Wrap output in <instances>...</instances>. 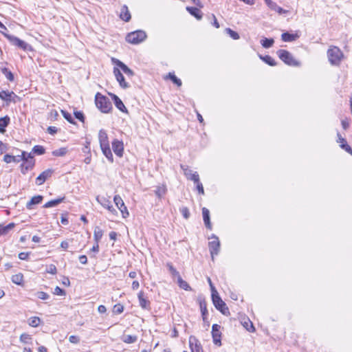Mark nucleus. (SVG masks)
Wrapping results in <instances>:
<instances>
[{
  "label": "nucleus",
  "mask_w": 352,
  "mask_h": 352,
  "mask_svg": "<svg viewBox=\"0 0 352 352\" xmlns=\"http://www.w3.org/2000/svg\"><path fill=\"white\" fill-rule=\"evenodd\" d=\"M35 165L34 160H28L26 162H23L21 166L20 169L23 175H25L29 170H32Z\"/></svg>",
  "instance_id": "nucleus-15"
},
{
  "label": "nucleus",
  "mask_w": 352,
  "mask_h": 352,
  "mask_svg": "<svg viewBox=\"0 0 352 352\" xmlns=\"http://www.w3.org/2000/svg\"><path fill=\"white\" fill-rule=\"evenodd\" d=\"M243 326L246 328V329L250 332H253L254 331V327L252 322H250V324L249 325L248 322H245Z\"/></svg>",
  "instance_id": "nucleus-62"
},
{
  "label": "nucleus",
  "mask_w": 352,
  "mask_h": 352,
  "mask_svg": "<svg viewBox=\"0 0 352 352\" xmlns=\"http://www.w3.org/2000/svg\"><path fill=\"white\" fill-rule=\"evenodd\" d=\"M95 102L96 107L102 113H107L112 109V104L109 99L100 93L96 94L95 97Z\"/></svg>",
  "instance_id": "nucleus-1"
},
{
  "label": "nucleus",
  "mask_w": 352,
  "mask_h": 352,
  "mask_svg": "<svg viewBox=\"0 0 352 352\" xmlns=\"http://www.w3.org/2000/svg\"><path fill=\"white\" fill-rule=\"evenodd\" d=\"M203 219L206 227L210 230L212 229V225L210 219V212L206 208H202Z\"/></svg>",
  "instance_id": "nucleus-24"
},
{
  "label": "nucleus",
  "mask_w": 352,
  "mask_h": 352,
  "mask_svg": "<svg viewBox=\"0 0 352 352\" xmlns=\"http://www.w3.org/2000/svg\"><path fill=\"white\" fill-rule=\"evenodd\" d=\"M337 135H338V142H339L340 144V146L342 149L346 151L347 153H349L351 155H352V148L347 144L346 140L344 138H343L339 133H338Z\"/></svg>",
  "instance_id": "nucleus-22"
},
{
  "label": "nucleus",
  "mask_w": 352,
  "mask_h": 352,
  "mask_svg": "<svg viewBox=\"0 0 352 352\" xmlns=\"http://www.w3.org/2000/svg\"><path fill=\"white\" fill-rule=\"evenodd\" d=\"M212 300L217 309L224 315L229 314V309L226 304L221 300L217 292H215L214 294H212Z\"/></svg>",
  "instance_id": "nucleus-6"
},
{
  "label": "nucleus",
  "mask_w": 352,
  "mask_h": 352,
  "mask_svg": "<svg viewBox=\"0 0 352 352\" xmlns=\"http://www.w3.org/2000/svg\"><path fill=\"white\" fill-rule=\"evenodd\" d=\"M61 113L63 115V116L70 123L72 124H74V119L72 116V115L68 113L67 111H65V110H61Z\"/></svg>",
  "instance_id": "nucleus-51"
},
{
  "label": "nucleus",
  "mask_w": 352,
  "mask_h": 352,
  "mask_svg": "<svg viewBox=\"0 0 352 352\" xmlns=\"http://www.w3.org/2000/svg\"><path fill=\"white\" fill-rule=\"evenodd\" d=\"M220 325L214 324L212 327V336L213 338V342L219 346L221 345V333L220 331Z\"/></svg>",
  "instance_id": "nucleus-10"
},
{
  "label": "nucleus",
  "mask_w": 352,
  "mask_h": 352,
  "mask_svg": "<svg viewBox=\"0 0 352 352\" xmlns=\"http://www.w3.org/2000/svg\"><path fill=\"white\" fill-rule=\"evenodd\" d=\"M12 281L18 285H21L23 283V275L22 273L14 274L11 278Z\"/></svg>",
  "instance_id": "nucleus-38"
},
{
  "label": "nucleus",
  "mask_w": 352,
  "mask_h": 352,
  "mask_svg": "<svg viewBox=\"0 0 352 352\" xmlns=\"http://www.w3.org/2000/svg\"><path fill=\"white\" fill-rule=\"evenodd\" d=\"M102 236H103L102 230L99 226L95 227L94 232V239L96 243H99V241L102 239Z\"/></svg>",
  "instance_id": "nucleus-31"
},
{
  "label": "nucleus",
  "mask_w": 352,
  "mask_h": 352,
  "mask_svg": "<svg viewBox=\"0 0 352 352\" xmlns=\"http://www.w3.org/2000/svg\"><path fill=\"white\" fill-rule=\"evenodd\" d=\"M267 6L272 10L278 12V14H285L287 12V10L283 9L281 7L278 6L276 3L272 1V0H264Z\"/></svg>",
  "instance_id": "nucleus-20"
},
{
  "label": "nucleus",
  "mask_w": 352,
  "mask_h": 352,
  "mask_svg": "<svg viewBox=\"0 0 352 352\" xmlns=\"http://www.w3.org/2000/svg\"><path fill=\"white\" fill-rule=\"evenodd\" d=\"M29 254V252H21L19 254V258L21 260H28Z\"/></svg>",
  "instance_id": "nucleus-61"
},
{
  "label": "nucleus",
  "mask_w": 352,
  "mask_h": 352,
  "mask_svg": "<svg viewBox=\"0 0 352 352\" xmlns=\"http://www.w3.org/2000/svg\"><path fill=\"white\" fill-rule=\"evenodd\" d=\"M47 272L50 273V274H56L57 270H56V266L54 265H52V264L49 265L47 269Z\"/></svg>",
  "instance_id": "nucleus-58"
},
{
  "label": "nucleus",
  "mask_w": 352,
  "mask_h": 352,
  "mask_svg": "<svg viewBox=\"0 0 352 352\" xmlns=\"http://www.w3.org/2000/svg\"><path fill=\"white\" fill-rule=\"evenodd\" d=\"M113 201L116 207L119 209L122 213L123 218H126L129 216V212L126 206H125L122 197L119 195H116L113 197Z\"/></svg>",
  "instance_id": "nucleus-9"
},
{
  "label": "nucleus",
  "mask_w": 352,
  "mask_h": 352,
  "mask_svg": "<svg viewBox=\"0 0 352 352\" xmlns=\"http://www.w3.org/2000/svg\"><path fill=\"white\" fill-rule=\"evenodd\" d=\"M54 170L52 169H47L42 172L36 179V184L38 186L42 185L47 179L52 177Z\"/></svg>",
  "instance_id": "nucleus-12"
},
{
  "label": "nucleus",
  "mask_w": 352,
  "mask_h": 352,
  "mask_svg": "<svg viewBox=\"0 0 352 352\" xmlns=\"http://www.w3.org/2000/svg\"><path fill=\"white\" fill-rule=\"evenodd\" d=\"M180 212L182 213V216L186 219H188L190 217V212L187 207H182L179 209Z\"/></svg>",
  "instance_id": "nucleus-52"
},
{
  "label": "nucleus",
  "mask_w": 352,
  "mask_h": 352,
  "mask_svg": "<svg viewBox=\"0 0 352 352\" xmlns=\"http://www.w3.org/2000/svg\"><path fill=\"white\" fill-rule=\"evenodd\" d=\"M189 345L192 352H202V347L199 342L195 337L190 336L189 338Z\"/></svg>",
  "instance_id": "nucleus-17"
},
{
  "label": "nucleus",
  "mask_w": 352,
  "mask_h": 352,
  "mask_svg": "<svg viewBox=\"0 0 352 352\" xmlns=\"http://www.w3.org/2000/svg\"><path fill=\"white\" fill-rule=\"evenodd\" d=\"M2 33L3 34L5 37L8 38V40L10 41V43L12 45L16 46L17 47L22 49L24 51H28V50H32V47L29 44H28L24 41L21 40L19 38H18L14 35L6 34L3 32H2Z\"/></svg>",
  "instance_id": "nucleus-5"
},
{
  "label": "nucleus",
  "mask_w": 352,
  "mask_h": 352,
  "mask_svg": "<svg viewBox=\"0 0 352 352\" xmlns=\"http://www.w3.org/2000/svg\"><path fill=\"white\" fill-rule=\"evenodd\" d=\"M16 97L17 96L13 91L5 90H2L0 91V98L3 100L6 101L7 102L14 101V98Z\"/></svg>",
  "instance_id": "nucleus-18"
},
{
  "label": "nucleus",
  "mask_w": 352,
  "mask_h": 352,
  "mask_svg": "<svg viewBox=\"0 0 352 352\" xmlns=\"http://www.w3.org/2000/svg\"><path fill=\"white\" fill-rule=\"evenodd\" d=\"M140 306L144 309H151V302L150 301L144 296V292L140 291L138 295Z\"/></svg>",
  "instance_id": "nucleus-16"
},
{
  "label": "nucleus",
  "mask_w": 352,
  "mask_h": 352,
  "mask_svg": "<svg viewBox=\"0 0 352 352\" xmlns=\"http://www.w3.org/2000/svg\"><path fill=\"white\" fill-rule=\"evenodd\" d=\"M186 10L197 19L200 20L202 18V12L199 8L195 7H186Z\"/></svg>",
  "instance_id": "nucleus-27"
},
{
  "label": "nucleus",
  "mask_w": 352,
  "mask_h": 352,
  "mask_svg": "<svg viewBox=\"0 0 352 352\" xmlns=\"http://www.w3.org/2000/svg\"><path fill=\"white\" fill-rule=\"evenodd\" d=\"M102 153L111 162H113V157L109 145L100 146Z\"/></svg>",
  "instance_id": "nucleus-29"
},
{
  "label": "nucleus",
  "mask_w": 352,
  "mask_h": 352,
  "mask_svg": "<svg viewBox=\"0 0 352 352\" xmlns=\"http://www.w3.org/2000/svg\"><path fill=\"white\" fill-rule=\"evenodd\" d=\"M21 161L26 162V160H34V156L32 153H27L26 151H22L21 152Z\"/></svg>",
  "instance_id": "nucleus-46"
},
{
  "label": "nucleus",
  "mask_w": 352,
  "mask_h": 352,
  "mask_svg": "<svg viewBox=\"0 0 352 352\" xmlns=\"http://www.w3.org/2000/svg\"><path fill=\"white\" fill-rule=\"evenodd\" d=\"M192 181L196 184L197 190L199 194L204 195V190L202 184L200 182L199 175H194L192 176Z\"/></svg>",
  "instance_id": "nucleus-30"
},
{
  "label": "nucleus",
  "mask_w": 352,
  "mask_h": 352,
  "mask_svg": "<svg viewBox=\"0 0 352 352\" xmlns=\"http://www.w3.org/2000/svg\"><path fill=\"white\" fill-rule=\"evenodd\" d=\"M54 294L57 296H64L65 295V291L58 286H56L54 289Z\"/></svg>",
  "instance_id": "nucleus-56"
},
{
  "label": "nucleus",
  "mask_w": 352,
  "mask_h": 352,
  "mask_svg": "<svg viewBox=\"0 0 352 352\" xmlns=\"http://www.w3.org/2000/svg\"><path fill=\"white\" fill-rule=\"evenodd\" d=\"M96 201L105 209H107L110 214L113 216L118 215V212L113 206L109 197L97 196Z\"/></svg>",
  "instance_id": "nucleus-7"
},
{
  "label": "nucleus",
  "mask_w": 352,
  "mask_h": 352,
  "mask_svg": "<svg viewBox=\"0 0 352 352\" xmlns=\"http://www.w3.org/2000/svg\"><path fill=\"white\" fill-rule=\"evenodd\" d=\"M36 295L41 300H47L50 298L49 294L44 292H38Z\"/></svg>",
  "instance_id": "nucleus-53"
},
{
  "label": "nucleus",
  "mask_w": 352,
  "mask_h": 352,
  "mask_svg": "<svg viewBox=\"0 0 352 352\" xmlns=\"http://www.w3.org/2000/svg\"><path fill=\"white\" fill-rule=\"evenodd\" d=\"M111 96L114 102L115 106L122 112H127V109L124 106V103L122 102V101L120 100V98L115 94H111Z\"/></svg>",
  "instance_id": "nucleus-23"
},
{
  "label": "nucleus",
  "mask_w": 352,
  "mask_h": 352,
  "mask_svg": "<svg viewBox=\"0 0 352 352\" xmlns=\"http://www.w3.org/2000/svg\"><path fill=\"white\" fill-rule=\"evenodd\" d=\"M274 43V40L273 38H264L261 41V44L264 48L271 47Z\"/></svg>",
  "instance_id": "nucleus-41"
},
{
  "label": "nucleus",
  "mask_w": 352,
  "mask_h": 352,
  "mask_svg": "<svg viewBox=\"0 0 352 352\" xmlns=\"http://www.w3.org/2000/svg\"><path fill=\"white\" fill-rule=\"evenodd\" d=\"M79 261L83 264L85 265L87 263V258L85 255H81L79 256Z\"/></svg>",
  "instance_id": "nucleus-63"
},
{
  "label": "nucleus",
  "mask_w": 352,
  "mask_h": 352,
  "mask_svg": "<svg viewBox=\"0 0 352 352\" xmlns=\"http://www.w3.org/2000/svg\"><path fill=\"white\" fill-rule=\"evenodd\" d=\"M177 278V283L179 285V286L186 290V291H189L191 289L190 287L189 286V285L187 283L186 281L184 280L181 276H179V277Z\"/></svg>",
  "instance_id": "nucleus-40"
},
{
  "label": "nucleus",
  "mask_w": 352,
  "mask_h": 352,
  "mask_svg": "<svg viewBox=\"0 0 352 352\" xmlns=\"http://www.w3.org/2000/svg\"><path fill=\"white\" fill-rule=\"evenodd\" d=\"M10 123V118L8 116H5L3 118H0V133H3L6 131V127Z\"/></svg>",
  "instance_id": "nucleus-35"
},
{
  "label": "nucleus",
  "mask_w": 352,
  "mask_h": 352,
  "mask_svg": "<svg viewBox=\"0 0 352 352\" xmlns=\"http://www.w3.org/2000/svg\"><path fill=\"white\" fill-rule=\"evenodd\" d=\"M113 74L116 76L117 81L118 82L120 86L123 89H127L130 87L129 84L125 81L124 77L121 73L120 70L118 68H113Z\"/></svg>",
  "instance_id": "nucleus-11"
},
{
  "label": "nucleus",
  "mask_w": 352,
  "mask_h": 352,
  "mask_svg": "<svg viewBox=\"0 0 352 352\" xmlns=\"http://www.w3.org/2000/svg\"><path fill=\"white\" fill-rule=\"evenodd\" d=\"M111 62L118 66L126 76H133L134 75V72L121 60L116 58H112Z\"/></svg>",
  "instance_id": "nucleus-13"
},
{
  "label": "nucleus",
  "mask_w": 352,
  "mask_h": 352,
  "mask_svg": "<svg viewBox=\"0 0 352 352\" xmlns=\"http://www.w3.org/2000/svg\"><path fill=\"white\" fill-rule=\"evenodd\" d=\"M3 161L8 164L11 162L19 163L21 161V157L19 155L14 156L9 154H6L3 157Z\"/></svg>",
  "instance_id": "nucleus-28"
},
{
  "label": "nucleus",
  "mask_w": 352,
  "mask_h": 352,
  "mask_svg": "<svg viewBox=\"0 0 352 352\" xmlns=\"http://www.w3.org/2000/svg\"><path fill=\"white\" fill-rule=\"evenodd\" d=\"M211 239H212L211 241L208 243L209 250L212 256V259H214V256L215 255H217L219 252L220 249V242L218 239V237L212 234L211 236Z\"/></svg>",
  "instance_id": "nucleus-8"
},
{
  "label": "nucleus",
  "mask_w": 352,
  "mask_h": 352,
  "mask_svg": "<svg viewBox=\"0 0 352 352\" xmlns=\"http://www.w3.org/2000/svg\"><path fill=\"white\" fill-rule=\"evenodd\" d=\"M123 311H124V307L120 304L116 305L113 307V312L115 314H120L122 313Z\"/></svg>",
  "instance_id": "nucleus-55"
},
{
  "label": "nucleus",
  "mask_w": 352,
  "mask_h": 352,
  "mask_svg": "<svg viewBox=\"0 0 352 352\" xmlns=\"http://www.w3.org/2000/svg\"><path fill=\"white\" fill-rule=\"evenodd\" d=\"M120 17L122 20L126 22L129 21L131 19V16L128 9V7L126 5L122 6Z\"/></svg>",
  "instance_id": "nucleus-25"
},
{
  "label": "nucleus",
  "mask_w": 352,
  "mask_h": 352,
  "mask_svg": "<svg viewBox=\"0 0 352 352\" xmlns=\"http://www.w3.org/2000/svg\"><path fill=\"white\" fill-rule=\"evenodd\" d=\"M167 267H168V270L173 276L177 278L180 276L179 273L177 271V270L173 266L171 263H167Z\"/></svg>",
  "instance_id": "nucleus-50"
},
{
  "label": "nucleus",
  "mask_w": 352,
  "mask_h": 352,
  "mask_svg": "<svg viewBox=\"0 0 352 352\" xmlns=\"http://www.w3.org/2000/svg\"><path fill=\"white\" fill-rule=\"evenodd\" d=\"M1 71L2 74L6 76V78L8 80H10L11 82L14 81V74L8 68L3 67L1 69Z\"/></svg>",
  "instance_id": "nucleus-39"
},
{
  "label": "nucleus",
  "mask_w": 352,
  "mask_h": 352,
  "mask_svg": "<svg viewBox=\"0 0 352 352\" xmlns=\"http://www.w3.org/2000/svg\"><path fill=\"white\" fill-rule=\"evenodd\" d=\"M98 311L100 314H104L107 311V308L104 305H99L98 307Z\"/></svg>",
  "instance_id": "nucleus-64"
},
{
  "label": "nucleus",
  "mask_w": 352,
  "mask_h": 352,
  "mask_svg": "<svg viewBox=\"0 0 352 352\" xmlns=\"http://www.w3.org/2000/svg\"><path fill=\"white\" fill-rule=\"evenodd\" d=\"M47 131L51 134V135H54L57 133L58 131V129L56 126H49L47 129Z\"/></svg>",
  "instance_id": "nucleus-60"
},
{
  "label": "nucleus",
  "mask_w": 352,
  "mask_h": 352,
  "mask_svg": "<svg viewBox=\"0 0 352 352\" xmlns=\"http://www.w3.org/2000/svg\"><path fill=\"white\" fill-rule=\"evenodd\" d=\"M43 196L41 195H36L33 197L27 203L26 208L28 210L32 209V206L40 204L43 200Z\"/></svg>",
  "instance_id": "nucleus-26"
},
{
  "label": "nucleus",
  "mask_w": 352,
  "mask_h": 352,
  "mask_svg": "<svg viewBox=\"0 0 352 352\" xmlns=\"http://www.w3.org/2000/svg\"><path fill=\"white\" fill-rule=\"evenodd\" d=\"M259 58L263 60L266 64L270 66H275L276 65V62L275 60L269 55L262 56L259 55Z\"/></svg>",
  "instance_id": "nucleus-36"
},
{
  "label": "nucleus",
  "mask_w": 352,
  "mask_h": 352,
  "mask_svg": "<svg viewBox=\"0 0 352 352\" xmlns=\"http://www.w3.org/2000/svg\"><path fill=\"white\" fill-rule=\"evenodd\" d=\"M138 337L136 336L126 335L122 338V340L127 344L134 343L137 341Z\"/></svg>",
  "instance_id": "nucleus-42"
},
{
  "label": "nucleus",
  "mask_w": 352,
  "mask_h": 352,
  "mask_svg": "<svg viewBox=\"0 0 352 352\" xmlns=\"http://www.w3.org/2000/svg\"><path fill=\"white\" fill-rule=\"evenodd\" d=\"M41 319L38 317H31L28 320V324L32 327H36L40 324Z\"/></svg>",
  "instance_id": "nucleus-44"
},
{
  "label": "nucleus",
  "mask_w": 352,
  "mask_h": 352,
  "mask_svg": "<svg viewBox=\"0 0 352 352\" xmlns=\"http://www.w3.org/2000/svg\"><path fill=\"white\" fill-rule=\"evenodd\" d=\"M67 153V148L62 147L58 149L53 151L52 155L54 156H56V157H62V156L65 155Z\"/></svg>",
  "instance_id": "nucleus-43"
},
{
  "label": "nucleus",
  "mask_w": 352,
  "mask_h": 352,
  "mask_svg": "<svg viewBox=\"0 0 352 352\" xmlns=\"http://www.w3.org/2000/svg\"><path fill=\"white\" fill-rule=\"evenodd\" d=\"M74 116L76 119L79 120L82 122H84L85 121V116L82 112L81 111H75L74 112Z\"/></svg>",
  "instance_id": "nucleus-57"
},
{
  "label": "nucleus",
  "mask_w": 352,
  "mask_h": 352,
  "mask_svg": "<svg viewBox=\"0 0 352 352\" xmlns=\"http://www.w3.org/2000/svg\"><path fill=\"white\" fill-rule=\"evenodd\" d=\"M226 32L234 40H237L240 38L239 34L236 32L232 30V29H230L229 28L226 29Z\"/></svg>",
  "instance_id": "nucleus-48"
},
{
  "label": "nucleus",
  "mask_w": 352,
  "mask_h": 352,
  "mask_svg": "<svg viewBox=\"0 0 352 352\" xmlns=\"http://www.w3.org/2000/svg\"><path fill=\"white\" fill-rule=\"evenodd\" d=\"M181 168L183 170L184 175L189 180L192 181V176L194 175H198L197 172L192 173V171L190 169H189L188 166H187L181 165Z\"/></svg>",
  "instance_id": "nucleus-34"
},
{
  "label": "nucleus",
  "mask_w": 352,
  "mask_h": 352,
  "mask_svg": "<svg viewBox=\"0 0 352 352\" xmlns=\"http://www.w3.org/2000/svg\"><path fill=\"white\" fill-rule=\"evenodd\" d=\"M98 140L100 146L109 145V138L107 131L104 129H100L98 133Z\"/></svg>",
  "instance_id": "nucleus-19"
},
{
  "label": "nucleus",
  "mask_w": 352,
  "mask_h": 352,
  "mask_svg": "<svg viewBox=\"0 0 352 352\" xmlns=\"http://www.w3.org/2000/svg\"><path fill=\"white\" fill-rule=\"evenodd\" d=\"M300 37V35L296 32V33L291 34L289 32H284L281 34V39L284 42H292L297 40Z\"/></svg>",
  "instance_id": "nucleus-21"
},
{
  "label": "nucleus",
  "mask_w": 352,
  "mask_h": 352,
  "mask_svg": "<svg viewBox=\"0 0 352 352\" xmlns=\"http://www.w3.org/2000/svg\"><path fill=\"white\" fill-rule=\"evenodd\" d=\"M277 55L279 58L285 64L290 66H299L300 63L295 60L290 52L285 50H279L277 51Z\"/></svg>",
  "instance_id": "nucleus-4"
},
{
  "label": "nucleus",
  "mask_w": 352,
  "mask_h": 352,
  "mask_svg": "<svg viewBox=\"0 0 352 352\" xmlns=\"http://www.w3.org/2000/svg\"><path fill=\"white\" fill-rule=\"evenodd\" d=\"M112 148L115 154L118 157H122L124 151V144L122 141L114 140L112 142Z\"/></svg>",
  "instance_id": "nucleus-14"
},
{
  "label": "nucleus",
  "mask_w": 352,
  "mask_h": 352,
  "mask_svg": "<svg viewBox=\"0 0 352 352\" xmlns=\"http://www.w3.org/2000/svg\"><path fill=\"white\" fill-rule=\"evenodd\" d=\"M14 226V223H10L7 226L0 225V236L6 235Z\"/></svg>",
  "instance_id": "nucleus-32"
},
{
  "label": "nucleus",
  "mask_w": 352,
  "mask_h": 352,
  "mask_svg": "<svg viewBox=\"0 0 352 352\" xmlns=\"http://www.w3.org/2000/svg\"><path fill=\"white\" fill-rule=\"evenodd\" d=\"M31 340V336L25 333H22L20 336V341L25 344L29 343Z\"/></svg>",
  "instance_id": "nucleus-49"
},
{
  "label": "nucleus",
  "mask_w": 352,
  "mask_h": 352,
  "mask_svg": "<svg viewBox=\"0 0 352 352\" xmlns=\"http://www.w3.org/2000/svg\"><path fill=\"white\" fill-rule=\"evenodd\" d=\"M69 340L70 342L72 343H74V344H77L80 341V339L78 336H70L69 338Z\"/></svg>",
  "instance_id": "nucleus-59"
},
{
  "label": "nucleus",
  "mask_w": 352,
  "mask_h": 352,
  "mask_svg": "<svg viewBox=\"0 0 352 352\" xmlns=\"http://www.w3.org/2000/svg\"><path fill=\"white\" fill-rule=\"evenodd\" d=\"M328 60L332 65H339L344 57L340 49L336 46L331 47L327 51Z\"/></svg>",
  "instance_id": "nucleus-2"
},
{
  "label": "nucleus",
  "mask_w": 352,
  "mask_h": 352,
  "mask_svg": "<svg viewBox=\"0 0 352 352\" xmlns=\"http://www.w3.org/2000/svg\"><path fill=\"white\" fill-rule=\"evenodd\" d=\"M146 38V34L143 30H136L129 33L126 36V41L132 44H139Z\"/></svg>",
  "instance_id": "nucleus-3"
},
{
  "label": "nucleus",
  "mask_w": 352,
  "mask_h": 352,
  "mask_svg": "<svg viewBox=\"0 0 352 352\" xmlns=\"http://www.w3.org/2000/svg\"><path fill=\"white\" fill-rule=\"evenodd\" d=\"M200 309H201V311L203 318H204L206 314H208L206 302H204V301L200 302Z\"/></svg>",
  "instance_id": "nucleus-54"
},
{
  "label": "nucleus",
  "mask_w": 352,
  "mask_h": 352,
  "mask_svg": "<svg viewBox=\"0 0 352 352\" xmlns=\"http://www.w3.org/2000/svg\"><path fill=\"white\" fill-rule=\"evenodd\" d=\"M168 77L178 87L182 86V80L179 79L173 73H169Z\"/></svg>",
  "instance_id": "nucleus-47"
},
{
  "label": "nucleus",
  "mask_w": 352,
  "mask_h": 352,
  "mask_svg": "<svg viewBox=\"0 0 352 352\" xmlns=\"http://www.w3.org/2000/svg\"><path fill=\"white\" fill-rule=\"evenodd\" d=\"M166 187L164 185L158 186L156 187V190H155V193L156 196L161 199L166 192Z\"/></svg>",
  "instance_id": "nucleus-37"
},
{
  "label": "nucleus",
  "mask_w": 352,
  "mask_h": 352,
  "mask_svg": "<svg viewBox=\"0 0 352 352\" xmlns=\"http://www.w3.org/2000/svg\"><path fill=\"white\" fill-rule=\"evenodd\" d=\"M32 153L36 155H43L45 153V149L43 146L36 145L32 148Z\"/></svg>",
  "instance_id": "nucleus-45"
},
{
  "label": "nucleus",
  "mask_w": 352,
  "mask_h": 352,
  "mask_svg": "<svg viewBox=\"0 0 352 352\" xmlns=\"http://www.w3.org/2000/svg\"><path fill=\"white\" fill-rule=\"evenodd\" d=\"M65 199V197H60L56 199H53L51 201H49L45 205L43 206L44 208H48L52 207H55L58 206L59 204L62 203Z\"/></svg>",
  "instance_id": "nucleus-33"
}]
</instances>
